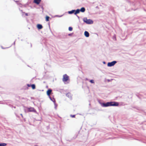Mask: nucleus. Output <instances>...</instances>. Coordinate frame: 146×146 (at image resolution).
Returning <instances> with one entry per match:
<instances>
[{
    "label": "nucleus",
    "mask_w": 146,
    "mask_h": 146,
    "mask_svg": "<svg viewBox=\"0 0 146 146\" xmlns=\"http://www.w3.org/2000/svg\"><path fill=\"white\" fill-rule=\"evenodd\" d=\"M69 79V76L66 74L63 75L62 80L64 82H66Z\"/></svg>",
    "instance_id": "nucleus-3"
},
{
    "label": "nucleus",
    "mask_w": 146,
    "mask_h": 146,
    "mask_svg": "<svg viewBox=\"0 0 146 146\" xmlns=\"http://www.w3.org/2000/svg\"><path fill=\"white\" fill-rule=\"evenodd\" d=\"M52 91V90H51V89L48 90L47 91V92H46L47 94V95H48V96H50Z\"/></svg>",
    "instance_id": "nucleus-7"
},
{
    "label": "nucleus",
    "mask_w": 146,
    "mask_h": 146,
    "mask_svg": "<svg viewBox=\"0 0 146 146\" xmlns=\"http://www.w3.org/2000/svg\"><path fill=\"white\" fill-rule=\"evenodd\" d=\"M80 10L79 9H77L76 11H75V12L74 13V14L76 15L77 14L79 13L80 12Z\"/></svg>",
    "instance_id": "nucleus-10"
},
{
    "label": "nucleus",
    "mask_w": 146,
    "mask_h": 146,
    "mask_svg": "<svg viewBox=\"0 0 146 146\" xmlns=\"http://www.w3.org/2000/svg\"><path fill=\"white\" fill-rule=\"evenodd\" d=\"M68 30L69 31H71L72 30V28L71 27H69L68 28Z\"/></svg>",
    "instance_id": "nucleus-16"
},
{
    "label": "nucleus",
    "mask_w": 146,
    "mask_h": 146,
    "mask_svg": "<svg viewBox=\"0 0 146 146\" xmlns=\"http://www.w3.org/2000/svg\"><path fill=\"white\" fill-rule=\"evenodd\" d=\"M31 87L33 89H34L35 88V86L34 84H33L31 85Z\"/></svg>",
    "instance_id": "nucleus-13"
},
{
    "label": "nucleus",
    "mask_w": 146,
    "mask_h": 146,
    "mask_svg": "<svg viewBox=\"0 0 146 146\" xmlns=\"http://www.w3.org/2000/svg\"><path fill=\"white\" fill-rule=\"evenodd\" d=\"M7 144L6 143H0V146H5Z\"/></svg>",
    "instance_id": "nucleus-14"
},
{
    "label": "nucleus",
    "mask_w": 146,
    "mask_h": 146,
    "mask_svg": "<svg viewBox=\"0 0 146 146\" xmlns=\"http://www.w3.org/2000/svg\"><path fill=\"white\" fill-rule=\"evenodd\" d=\"M37 27L38 29H42L43 27L42 25L40 24H38L37 25Z\"/></svg>",
    "instance_id": "nucleus-9"
},
{
    "label": "nucleus",
    "mask_w": 146,
    "mask_h": 146,
    "mask_svg": "<svg viewBox=\"0 0 146 146\" xmlns=\"http://www.w3.org/2000/svg\"><path fill=\"white\" fill-rule=\"evenodd\" d=\"M50 17L48 16H46V21H49V19Z\"/></svg>",
    "instance_id": "nucleus-15"
},
{
    "label": "nucleus",
    "mask_w": 146,
    "mask_h": 146,
    "mask_svg": "<svg viewBox=\"0 0 146 146\" xmlns=\"http://www.w3.org/2000/svg\"><path fill=\"white\" fill-rule=\"evenodd\" d=\"M75 10H73L70 11H69L68 12V13L69 14H72L73 13H75Z\"/></svg>",
    "instance_id": "nucleus-11"
},
{
    "label": "nucleus",
    "mask_w": 146,
    "mask_h": 146,
    "mask_svg": "<svg viewBox=\"0 0 146 146\" xmlns=\"http://www.w3.org/2000/svg\"><path fill=\"white\" fill-rule=\"evenodd\" d=\"M41 0H34V2L37 5H38L40 4Z\"/></svg>",
    "instance_id": "nucleus-6"
},
{
    "label": "nucleus",
    "mask_w": 146,
    "mask_h": 146,
    "mask_svg": "<svg viewBox=\"0 0 146 146\" xmlns=\"http://www.w3.org/2000/svg\"><path fill=\"white\" fill-rule=\"evenodd\" d=\"M80 10L81 12H84L85 11V9L84 7H82L81 8Z\"/></svg>",
    "instance_id": "nucleus-12"
},
{
    "label": "nucleus",
    "mask_w": 146,
    "mask_h": 146,
    "mask_svg": "<svg viewBox=\"0 0 146 146\" xmlns=\"http://www.w3.org/2000/svg\"><path fill=\"white\" fill-rule=\"evenodd\" d=\"M90 82L92 83H94V82L93 80H92L90 81Z\"/></svg>",
    "instance_id": "nucleus-17"
},
{
    "label": "nucleus",
    "mask_w": 146,
    "mask_h": 146,
    "mask_svg": "<svg viewBox=\"0 0 146 146\" xmlns=\"http://www.w3.org/2000/svg\"><path fill=\"white\" fill-rule=\"evenodd\" d=\"M24 13V14H25V15H26V16H28V13Z\"/></svg>",
    "instance_id": "nucleus-19"
},
{
    "label": "nucleus",
    "mask_w": 146,
    "mask_h": 146,
    "mask_svg": "<svg viewBox=\"0 0 146 146\" xmlns=\"http://www.w3.org/2000/svg\"><path fill=\"white\" fill-rule=\"evenodd\" d=\"M73 34V33H70V34H69L68 35L69 36H71V35H72V34Z\"/></svg>",
    "instance_id": "nucleus-21"
},
{
    "label": "nucleus",
    "mask_w": 146,
    "mask_h": 146,
    "mask_svg": "<svg viewBox=\"0 0 146 146\" xmlns=\"http://www.w3.org/2000/svg\"><path fill=\"white\" fill-rule=\"evenodd\" d=\"M31 84H27V86H28V87H30V86H31Z\"/></svg>",
    "instance_id": "nucleus-20"
},
{
    "label": "nucleus",
    "mask_w": 146,
    "mask_h": 146,
    "mask_svg": "<svg viewBox=\"0 0 146 146\" xmlns=\"http://www.w3.org/2000/svg\"><path fill=\"white\" fill-rule=\"evenodd\" d=\"M84 35L86 37H88L89 36V34L88 32L85 31L84 32Z\"/></svg>",
    "instance_id": "nucleus-8"
},
{
    "label": "nucleus",
    "mask_w": 146,
    "mask_h": 146,
    "mask_svg": "<svg viewBox=\"0 0 146 146\" xmlns=\"http://www.w3.org/2000/svg\"><path fill=\"white\" fill-rule=\"evenodd\" d=\"M84 21L87 24H92L93 23V21L92 20L88 19L86 18L84 19Z\"/></svg>",
    "instance_id": "nucleus-2"
},
{
    "label": "nucleus",
    "mask_w": 146,
    "mask_h": 146,
    "mask_svg": "<svg viewBox=\"0 0 146 146\" xmlns=\"http://www.w3.org/2000/svg\"><path fill=\"white\" fill-rule=\"evenodd\" d=\"M117 62L116 61H113L111 62H108V66L111 67L114 65Z\"/></svg>",
    "instance_id": "nucleus-5"
},
{
    "label": "nucleus",
    "mask_w": 146,
    "mask_h": 146,
    "mask_svg": "<svg viewBox=\"0 0 146 146\" xmlns=\"http://www.w3.org/2000/svg\"><path fill=\"white\" fill-rule=\"evenodd\" d=\"M119 103L115 102H109L106 103H103L102 106L103 107H108L110 106H119Z\"/></svg>",
    "instance_id": "nucleus-1"
},
{
    "label": "nucleus",
    "mask_w": 146,
    "mask_h": 146,
    "mask_svg": "<svg viewBox=\"0 0 146 146\" xmlns=\"http://www.w3.org/2000/svg\"><path fill=\"white\" fill-rule=\"evenodd\" d=\"M27 111L28 112H36V110L34 109V108L30 107L28 108H27Z\"/></svg>",
    "instance_id": "nucleus-4"
},
{
    "label": "nucleus",
    "mask_w": 146,
    "mask_h": 146,
    "mask_svg": "<svg viewBox=\"0 0 146 146\" xmlns=\"http://www.w3.org/2000/svg\"><path fill=\"white\" fill-rule=\"evenodd\" d=\"M21 115L23 117V116L22 114H21Z\"/></svg>",
    "instance_id": "nucleus-22"
},
{
    "label": "nucleus",
    "mask_w": 146,
    "mask_h": 146,
    "mask_svg": "<svg viewBox=\"0 0 146 146\" xmlns=\"http://www.w3.org/2000/svg\"><path fill=\"white\" fill-rule=\"evenodd\" d=\"M75 115H71L70 116L72 117H75Z\"/></svg>",
    "instance_id": "nucleus-18"
}]
</instances>
